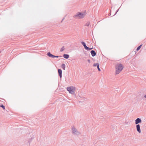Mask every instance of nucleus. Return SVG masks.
<instances>
[{"mask_svg":"<svg viewBox=\"0 0 146 146\" xmlns=\"http://www.w3.org/2000/svg\"><path fill=\"white\" fill-rule=\"evenodd\" d=\"M115 74H117L121 71L123 68V66L122 64H119L115 66Z\"/></svg>","mask_w":146,"mask_h":146,"instance_id":"f257e3e1","label":"nucleus"},{"mask_svg":"<svg viewBox=\"0 0 146 146\" xmlns=\"http://www.w3.org/2000/svg\"><path fill=\"white\" fill-rule=\"evenodd\" d=\"M142 46V44L139 46L137 48L136 50L137 51L139 50L141 48V46Z\"/></svg>","mask_w":146,"mask_h":146,"instance_id":"ddd939ff","label":"nucleus"},{"mask_svg":"<svg viewBox=\"0 0 146 146\" xmlns=\"http://www.w3.org/2000/svg\"><path fill=\"white\" fill-rule=\"evenodd\" d=\"M61 67L64 70H65V65L64 64H62L61 65Z\"/></svg>","mask_w":146,"mask_h":146,"instance_id":"f8f14e48","label":"nucleus"},{"mask_svg":"<svg viewBox=\"0 0 146 146\" xmlns=\"http://www.w3.org/2000/svg\"><path fill=\"white\" fill-rule=\"evenodd\" d=\"M99 65V64L98 63H94L93 64V66H97V67Z\"/></svg>","mask_w":146,"mask_h":146,"instance_id":"4468645a","label":"nucleus"},{"mask_svg":"<svg viewBox=\"0 0 146 146\" xmlns=\"http://www.w3.org/2000/svg\"><path fill=\"white\" fill-rule=\"evenodd\" d=\"M99 65L97 67V68H98V70L99 71H101V70L100 69V68H99Z\"/></svg>","mask_w":146,"mask_h":146,"instance_id":"6ab92c4d","label":"nucleus"},{"mask_svg":"<svg viewBox=\"0 0 146 146\" xmlns=\"http://www.w3.org/2000/svg\"><path fill=\"white\" fill-rule=\"evenodd\" d=\"M63 57L66 59H68L69 57V55L67 54H64L63 55Z\"/></svg>","mask_w":146,"mask_h":146,"instance_id":"9d476101","label":"nucleus"},{"mask_svg":"<svg viewBox=\"0 0 146 146\" xmlns=\"http://www.w3.org/2000/svg\"><path fill=\"white\" fill-rule=\"evenodd\" d=\"M136 128L137 131L139 133H141V130L140 128V126L139 124L137 125H136Z\"/></svg>","mask_w":146,"mask_h":146,"instance_id":"423d86ee","label":"nucleus"},{"mask_svg":"<svg viewBox=\"0 0 146 146\" xmlns=\"http://www.w3.org/2000/svg\"><path fill=\"white\" fill-rule=\"evenodd\" d=\"M47 55L49 57H50L52 58H55V56L51 54L50 52H48L47 53Z\"/></svg>","mask_w":146,"mask_h":146,"instance_id":"1a4fd4ad","label":"nucleus"},{"mask_svg":"<svg viewBox=\"0 0 146 146\" xmlns=\"http://www.w3.org/2000/svg\"><path fill=\"white\" fill-rule=\"evenodd\" d=\"M67 90L70 93L73 94L74 93L75 90V88L72 86L71 87H68L67 88Z\"/></svg>","mask_w":146,"mask_h":146,"instance_id":"20e7f679","label":"nucleus"},{"mask_svg":"<svg viewBox=\"0 0 146 146\" xmlns=\"http://www.w3.org/2000/svg\"><path fill=\"white\" fill-rule=\"evenodd\" d=\"M90 25V22H87L85 25V26H89Z\"/></svg>","mask_w":146,"mask_h":146,"instance_id":"2eb2a0df","label":"nucleus"},{"mask_svg":"<svg viewBox=\"0 0 146 146\" xmlns=\"http://www.w3.org/2000/svg\"><path fill=\"white\" fill-rule=\"evenodd\" d=\"M65 18L64 17L63 18V19H62L61 21V22H62L63 21V20H64Z\"/></svg>","mask_w":146,"mask_h":146,"instance_id":"412c9836","label":"nucleus"},{"mask_svg":"<svg viewBox=\"0 0 146 146\" xmlns=\"http://www.w3.org/2000/svg\"><path fill=\"white\" fill-rule=\"evenodd\" d=\"M58 57H59V56H55V57L58 58Z\"/></svg>","mask_w":146,"mask_h":146,"instance_id":"5701e85b","label":"nucleus"},{"mask_svg":"<svg viewBox=\"0 0 146 146\" xmlns=\"http://www.w3.org/2000/svg\"><path fill=\"white\" fill-rule=\"evenodd\" d=\"M72 133L74 135L78 136L81 133L80 132L78 131L74 126H73L72 128Z\"/></svg>","mask_w":146,"mask_h":146,"instance_id":"7ed1b4c3","label":"nucleus"},{"mask_svg":"<svg viewBox=\"0 0 146 146\" xmlns=\"http://www.w3.org/2000/svg\"><path fill=\"white\" fill-rule=\"evenodd\" d=\"M93 48H89L88 47H87V48L86 49V50H91L92 49H93Z\"/></svg>","mask_w":146,"mask_h":146,"instance_id":"a211bd4d","label":"nucleus"},{"mask_svg":"<svg viewBox=\"0 0 146 146\" xmlns=\"http://www.w3.org/2000/svg\"><path fill=\"white\" fill-rule=\"evenodd\" d=\"M142 122V121L140 118H137L135 120V124L136 125L139 124L138 123H141Z\"/></svg>","mask_w":146,"mask_h":146,"instance_id":"39448f33","label":"nucleus"},{"mask_svg":"<svg viewBox=\"0 0 146 146\" xmlns=\"http://www.w3.org/2000/svg\"><path fill=\"white\" fill-rule=\"evenodd\" d=\"M119 10V9H118L117 11H116V12H115V14L114 15H115L116 13H117V12L118 11V10Z\"/></svg>","mask_w":146,"mask_h":146,"instance_id":"aec40b11","label":"nucleus"},{"mask_svg":"<svg viewBox=\"0 0 146 146\" xmlns=\"http://www.w3.org/2000/svg\"><path fill=\"white\" fill-rule=\"evenodd\" d=\"M111 15V13H109V15H110V16Z\"/></svg>","mask_w":146,"mask_h":146,"instance_id":"393cba45","label":"nucleus"},{"mask_svg":"<svg viewBox=\"0 0 146 146\" xmlns=\"http://www.w3.org/2000/svg\"><path fill=\"white\" fill-rule=\"evenodd\" d=\"M144 97L146 99V95H145Z\"/></svg>","mask_w":146,"mask_h":146,"instance_id":"b1692460","label":"nucleus"},{"mask_svg":"<svg viewBox=\"0 0 146 146\" xmlns=\"http://www.w3.org/2000/svg\"><path fill=\"white\" fill-rule=\"evenodd\" d=\"M64 50V46H63L61 48L60 51V52H62Z\"/></svg>","mask_w":146,"mask_h":146,"instance_id":"dca6fc26","label":"nucleus"},{"mask_svg":"<svg viewBox=\"0 0 146 146\" xmlns=\"http://www.w3.org/2000/svg\"><path fill=\"white\" fill-rule=\"evenodd\" d=\"M85 15L84 13L78 12L73 16V17L75 19H82L84 17Z\"/></svg>","mask_w":146,"mask_h":146,"instance_id":"f03ea898","label":"nucleus"},{"mask_svg":"<svg viewBox=\"0 0 146 146\" xmlns=\"http://www.w3.org/2000/svg\"><path fill=\"white\" fill-rule=\"evenodd\" d=\"M88 61V62L90 63V60L89 59H88L87 60Z\"/></svg>","mask_w":146,"mask_h":146,"instance_id":"4be33fe9","label":"nucleus"},{"mask_svg":"<svg viewBox=\"0 0 146 146\" xmlns=\"http://www.w3.org/2000/svg\"><path fill=\"white\" fill-rule=\"evenodd\" d=\"M90 52L92 56L94 57L96 55V53L94 50H92Z\"/></svg>","mask_w":146,"mask_h":146,"instance_id":"6e6552de","label":"nucleus"},{"mask_svg":"<svg viewBox=\"0 0 146 146\" xmlns=\"http://www.w3.org/2000/svg\"><path fill=\"white\" fill-rule=\"evenodd\" d=\"M0 107H2L3 109L4 110L5 109V107L3 105L1 104L0 105Z\"/></svg>","mask_w":146,"mask_h":146,"instance_id":"f3484780","label":"nucleus"},{"mask_svg":"<svg viewBox=\"0 0 146 146\" xmlns=\"http://www.w3.org/2000/svg\"><path fill=\"white\" fill-rule=\"evenodd\" d=\"M58 73L60 77L61 78L62 77V70L60 69H58Z\"/></svg>","mask_w":146,"mask_h":146,"instance_id":"0eeeda50","label":"nucleus"},{"mask_svg":"<svg viewBox=\"0 0 146 146\" xmlns=\"http://www.w3.org/2000/svg\"><path fill=\"white\" fill-rule=\"evenodd\" d=\"M81 43L84 46L85 48L86 49L88 47H87L86 46L85 42H84V41H82L81 42Z\"/></svg>","mask_w":146,"mask_h":146,"instance_id":"9b49d317","label":"nucleus"}]
</instances>
